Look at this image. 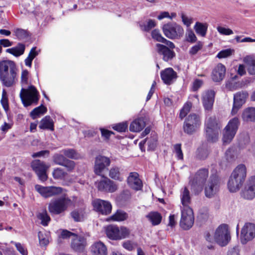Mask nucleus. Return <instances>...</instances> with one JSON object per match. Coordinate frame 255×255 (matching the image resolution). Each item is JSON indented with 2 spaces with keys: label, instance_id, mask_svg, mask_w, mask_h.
<instances>
[{
  "label": "nucleus",
  "instance_id": "nucleus-1",
  "mask_svg": "<svg viewBox=\"0 0 255 255\" xmlns=\"http://www.w3.org/2000/svg\"><path fill=\"white\" fill-rule=\"evenodd\" d=\"M16 67L15 63L10 60L0 62V80L7 87L12 86L15 81Z\"/></svg>",
  "mask_w": 255,
  "mask_h": 255
},
{
  "label": "nucleus",
  "instance_id": "nucleus-2",
  "mask_svg": "<svg viewBox=\"0 0 255 255\" xmlns=\"http://www.w3.org/2000/svg\"><path fill=\"white\" fill-rule=\"evenodd\" d=\"M247 175L246 166L239 165L233 171L228 182V187L231 192L239 191L245 181Z\"/></svg>",
  "mask_w": 255,
  "mask_h": 255
},
{
  "label": "nucleus",
  "instance_id": "nucleus-3",
  "mask_svg": "<svg viewBox=\"0 0 255 255\" xmlns=\"http://www.w3.org/2000/svg\"><path fill=\"white\" fill-rule=\"evenodd\" d=\"M71 203V200L63 195L51 201L48 205V210L52 214L59 215L64 212Z\"/></svg>",
  "mask_w": 255,
  "mask_h": 255
},
{
  "label": "nucleus",
  "instance_id": "nucleus-4",
  "mask_svg": "<svg viewBox=\"0 0 255 255\" xmlns=\"http://www.w3.org/2000/svg\"><path fill=\"white\" fill-rule=\"evenodd\" d=\"M19 96L24 107L37 105L39 99V92L32 85L27 89L22 88Z\"/></svg>",
  "mask_w": 255,
  "mask_h": 255
},
{
  "label": "nucleus",
  "instance_id": "nucleus-5",
  "mask_svg": "<svg viewBox=\"0 0 255 255\" xmlns=\"http://www.w3.org/2000/svg\"><path fill=\"white\" fill-rule=\"evenodd\" d=\"M206 138L211 142H215L218 139L221 129L220 124L217 123L215 117H211L207 119L205 123Z\"/></svg>",
  "mask_w": 255,
  "mask_h": 255
},
{
  "label": "nucleus",
  "instance_id": "nucleus-6",
  "mask_svg": "<svg viewBox=\"0 0 255 255\" xmlns=\"http://www.w3.org/2000/svg\"><path fill=\"white\" fill-rule=\"evenodd\" d=\"M240 122L238 118L235 117L231 119L223 131L222 141L224 145L229 144L234 138Z\"/></svg>",
  "mask_w": 255,
  "mask_h": 255
},
{
  "label": "nucleus",
  "instance_id": "nucleus-7",
  "mask_svg": "<svg viewBox=\"0 0 255 255\" xmlns=\"http://www.w3.org/2000/svg\"><path fill=\"white\" fill-rule=\"evenodd\" d=\"M208 174L209 171L207 169L202 168L196 173L194 177H190L189 185L195 194H197L202 190L203 185L208 177Z\"/></svg>",
  "mask_w": 255,
  "mask_h": 255
},
{
  "label": "nucleus",
  "instance_id": "nucleus-8",
  "mask_svg": "<svg viewBox=\"0 0 255 255\" xmlns=\"http://www.w3.org/2000/svg\"><path fill=\"white\" fill-rule=\"evenodd\" d=\"M201 124L200 116L194 113L190 114L185 119L183 130L185 133L192 135L198 130Z\"/></svg>",
  "mask_w": 255,
  "mask_h": 255
},
{
  "label": "nucleus",
  "instance_id": "nucleus-9",
  "mask_svg": "<svg viewBox=\"0 0 255 255\" xmlns=\"http://www.w3.org/2000/svg\"><path fill=\"white\" fill-rule=\"evenodd\" d=\"M231 235L227 224L220 225L214 233V241L221 247L227 246L231 240Z\"/></svg>",
  "mask_w": 255,
  "mask_h": 255
},
{
  "label": "nucleus",
  "instance_id": "nucleus-10",
  "mask_svg": "<svg viewBox=\"0 0 255 255\" xmlns=\"http://www.w3.org/2000/svg\"><path fill=\"white\" fill-rule=\"evenodd\" d=\"M164 35L169 39H180L184 34V29L176 22H169L162 27Z\"/></svg>",
  "mask_w": 255,
  "mask_h": 255
},
{
  "label": "nucleus",
  "instance_id": "nucleus-11",
  "mask_svg": "<svg viewBox=\"0 0 255 255\" xmlns=\"http://www.w3.org/2000/svg\"><path fill=\"white\" fill-rule=\"evenodd\" d=\"M106 233L109 239L118 240L127 238L129 234V231L126 227L119 228L117 226L112 225L106 228Z\"/></svg>",
  "mask_w": 255,
  "mask_h": 255
},
{
  "label": "nucleus",
  "instance_id": "nucleus-12",
  "mask_svg": "<svg viewBox=\"0 0 255 255\" xmlns=\"http://www.w3.org/2000/svg\"><path fill=\"white\" fill-rule=\"evenodd\" d=\"M101 176L102 179L95 182V185L99 191L106 193H114L118 190V185L115 182L104 175Z\"/></svg>",
  "mask_w": 255,
  "mask_h": 255
},
{
  "label": "nucleus",
  "instance_id": "nucleus-13",
  "mask_svg": "<svg viewBox=\"0 0 255 255\" xmlns=\"http://www.w3.org/2000/svg\"><path fill=\"white\" fill-rule=\"evenodd\" d=\"M194 222V216L192 209L190 207L181 208L180 227L184 230H188L191 228Z\"/></svg>",
  "mask_w": 255,
  "mask_h": 255
},
{
  "label": "nucleus",
  "instance_id": "nucleus-14",
  "mask_svg": "<svg viewBox=\"0 0 255 255\" xmlns=\"http://www.w3.org/2000/svg\"><path fill=\"white\" fill-rule=\"evenodd\" d=\"M110 158L99 155L97 156L95 160L94 171L95 174L98 176H103V172L108 169L111 164Z\"/></svg>",
  "mask_w": 255,
  "mask_h": 255
},
{
  "label": "nucleus",
  "instance_id": "nucleus-15",
  "mask_svg": "<svg viewBox=\"0 0 255 255\" xmlns=\"http://www.w3.org/2000/svg\"><path fill=\"white\" fill-rule=\"evenodd\" d=\"M174 48H171L166 44L157 43L155 45V51L165 62H169L175 57L176 54L173 51Z\"/></svg>",
  "mask_w": 255,
  "mask_h": 255
},
{
  "label": "nucleus",
  "instance_id": "nucleus-16",
  "mask_svg": "<svg viewBox=\"0 0 255 255\" xmlns=\"http://www.w3.org/2000/svg\"><path fill=\"white\" fill-rule=\"evenodd\" d=\"M220 185L218 176L216 174L211 175L205 188V196L208 198L213 197L218 192Z\"/></svg>",
  "mask_w": 255,
  "mask_h": 255
},
{
  "label": "nucleus",
  "instance_id": "nucleus-17",
  "mask_svg": "<svg viewBox=\"0 0 255 255\" xmlns=\"http://www.w3.org/2000/svg\"><path fill=\"white\" fill-rule=\"evenodd\" d=\"M31 166L40 180L43 182L47 180L46 171L49 166L43 161L37 159L34 160L31 162Z\"/></svg>",
  "mask_w": 255,
  "mask_h": 255
},
{
  "label": "nucleus",
  "instance_id": "nucleus-18",
  "mask_svg": "<svg viewBox=\"0 0 255 255\" xmlns=\"http://www.w3.org/2000/svg\"><path fill=\"white\" fill-rule=\"evenodd\" d=\"M255 237V225L251 223H246L241 230V240L243 244L252 240Z\"/></svg>",
  "mask_w": 255,
  "mask_h": 255
},
{
  "label": "nucleus",
  "instance_id": "nucleus-19",
  "mask_svg": "<svg viewBox=\"0 0 255 255\" xmlns=\"http://www.w3.org/2000/svg\"><path fill=\"white\" fill-rule=\"evenodd\" d=\"M241 196L248 200H252L255 197V176L251 177L247 181Z\"/></svg>",
  "mask_w": 255,
  "mask_h": 255
},
{
  "label": "nucleus",
  "instance_id": "nucleus-20",
  "mask_svg": "<svg viewBox=\"0 0 255 255\" xmlns=\"http://www.w3.org/2000/svg\"><path fill=\"white\" fill-rule=\"evenodd\" d=\"M35 190L43 197L48 198L62 193L63 189L55 186L44 187L40 185L35 186Z\"/></svg>",
  "mask_w": 255,
  "mask_h": 255
},
{
  "label": "nucleus",
  "instance_id": "nucleus-21",
  "mask_svg": "<svg viewBox=\"0 0 255 255\" xmlns=\"http://www.w3.org/2000/svg\"><path fill=\"white\" fill-rule=\"evenodd\" d=\"M93 205L94 209L102 215H107L111 212L112 205L108 201L96 199L93 201Z\"/></svg>",
  "mask_w": 255,
  "mask_h": 255
},
{
  "label": "nucleus",
  "instance_id": "nucleus-22",
  "mask_svg": "<svg viewBox=\"0 0 255 255\" xmlns=\"http://www.w3.org/2000/svg\"><path fill=\"white\" fill-rule=\"evenodd\" d=\"M248 95L247 92L243 91L237 92L234 95L233 106L231 112L233 115L237 114L238 110L245 103Z\"/></svg>",
  "mask_w": 255,
  "mask_h": 255
},
{
  "label": "nucleus",
  "instance_id": "nucleus-23",
  "mask_svg": "<svg viewBox=\"0 0 255 255\" xmlns=\"http://www.w3.org/2000/svg\"><path fill=\"white\" fill-rule=\"evenodd\" d=\"M160 77L163 83L170 85L177 79V73L172 68H167L160 72Z\"/></svg>",
  "mask_w": 255,
  "mask_h": 255
},
{
  "label": "nucleus",
  "instance_id": "nucleus-24",
  "mask_svg": "<svg viewBox=\"0 0 255 255\" xmlns=\"http://www.w3.org/2000/svg\"><path fill=\"white\" fill-rule=\"evenodd\" d=\"M215 96V93L213 90H208L203 93L202 101L205 110L210 111L212 109Z\"/></svg>",
  "mask_w": 255,
  "mask_h": 255
},
{
  "label": "nucleus",
  "instance_id": "nucleus-25",
  "mask_svg": "<svg viewBox=\"0 0 255 255\" xmlns=\"http://www.w3.org/2000/svg\"><path fill=\"white\" fill-rule=\"evenodd\" d=\"M129 186L132 189L138 191L142 187L141 180L139 178V175L137 172H130L127 179Z\"/></svg>",
  "mask_w": 255,
  "mask_h": 255
},
{
  "label": "nucleus",
  "instance_id": "nucleus-26",
  "mask_svg": "<svg viewBox=\"0 0 255 255\" xmlns=\"http://www.w3.org/2000/svg\"><path fill=\"white\" fill-rule=\"evenodd\" d=\"M86 239L83 236L76 235L71 242V248L76 252H82L86 246Z\"/></svg>",
  "mask_w": 255,
  "mask_h": 255
},
{
  "label": "nucleus",
  "instance_id": "nucleus-27",
  "mask_svg": "<svg viewBox=\"0 0 255 255\" xmlns=\"http://www.w3.org/2000/svg\"><path fill=\"white\" fill-rule=\"evenodd\" d=\"M225 66L221 63H219L213 70L212 78L214 82H219L223 80L225 76Z\"/></svg>",
  "mask_w": 255,
  "mask_h": 255
},
{
  "label": "nucleus",
  "instance_id": "nucleus-28",
  "mask_svg": "<svg viewBox=\"0 0 255 255\" xmlns=\"http://www.w3.org/2000/svg\"><path fill=\"white\" fill-rule=\"evenodd\" d=\"M92 255H107V248L101 241L95 242L90 247Z\"/></svg>",
  "mask_w": 255,
  "mask_h": 255
},
{
  "label": "nucleus",
  "instance_id": "nucleus-29",
  "mask_svg": "<svg viewBox=\"0 0 255 255\" xmlns=\"http://www.w3.org/2000/svg\"><path fill=\"white\" fill-rule=\"evenodd\" d=\"M145 127V122L142 118H137L132 121L129 126V130L132 132H139Z\"/></svg>",
  "mask_w": 255,
  "mask_h": 255
},
{
  "label": "nucleus",
  "instance_id": "nucleus-30",
  "mask_svg": "<svg viewBox=\"0 0 255 255\" xmlns=\"http://www.w3.org/2000/svg\"><path fill=\"white\" fill-rule=\"evenodd\" d=\"M145 217L153 226L160 224L162 218L161 214L157 211L150 212Z\"/></svg>",
  "mask_w": 255,
  "mask_h": 255
},
{
  "label": "nucleus",
  "instance_id": "nucleus-31",
  "mask_svg": "<svg viewBox=\"0 0 255 255\" xmlns=\"http://www.w3.org/2000/svg\"><path fill=\"white\" fill-rule=\"evenodd\" d=\"M180 199L182 208L190 207L189 204L191 202V196L189 190L186 187H184L180 191Z\"/></svg>",
  "mask_w": 255,
  "mask_h": 255
},
{
  "label": "nucleus",
  "instance_id": "nucleus-32",
  "mask_svg": "<svg viewBox=\"0 0 255 255\" xmlns=\"http://www.w3.org/2000/svg\"><path fill=\"white\" fill-rule=\"evenodd\" d=\"M151 36L153 39L157 41L162 42L167 46H169L171 48H175L174 44L164 38L160 34L159 31L157 29H154L152 31Z\"/></svg>",
  "mask_w": 255,
  "mask_h": 255
},
{
  "label": "nucleus",
  "instance_id": "nucleus-33",
  "mask_svg": "<svg viewBox=\"0 0 255 255\" xmlns=\"http://www.w3.org/2000/svg\"><path fill=\"white\" fill-rule=\"evenodd\" d=\"M109 176L111 178L119 181H122L124 179L121 168L116 165L111 167L109 172Z\"/></svg>",
  "mask_w": 255,
  "mask_h": 255
},
{
  "label": "nucleus",
  "instance_id": "nucleus-34",
  "mask_svg": "<svg viewBox=\"0 0 255 255\" xmlns=\"http://www.w3.org/2000/svg\"><path fill=\"white\" fill-rule=\"evenodd\" d=\"M25 49V45L22 43H18L16 46L7 49L6 52L10 53L15 57H19L24 53Z\"/></svg>",
  "mask_w": 255,
  "mask_h": 255
},
{
  "label": "nucleus",
  "instance_id": "nucleus-35",
  "mask_svg": "<svg viewBox=\"0 0 255 255\" xmlns=\"http://www.w3.org/2000/svg\"><path fill=\"white\" fill-rule=\"evenodd\" d=\"M39 128L42 129L54 130V124L52 119L49 116H46L40 121Z\"/></svg>",
  "mask_w": 255,
  "mask_h": 255
},
{
  "label": "nucleus",
  "instance_id": "nucleus-36",
  "mask_svg": "<svg viewBox=\"0 0 255 255\" xmlns=\"http://www.w3.org/2000/svg\"><path fill=\"white\" fill-rule=\"evenodd\" d=\"M242 118L245 122H255V108L245 109L243 113Z\"/></svg>",
  "mask_w": 255,
  "mask_h": 255
},
{
  "label": "nucleus",
  "instance_id": "nucleus-37",
  "mask_svg": "<svg viewBox=\"0 0 255 255\" xmlns=\"http://www.w3.org/2000/svg\"><path fill=\"white\" fill-rule=\"evenodd\" d=\"M194 29L197 34L204 37L206 35L208 24L206 23L196 22L194 26Z\"/></svg>",
  "mask_w": 255,
  "mask_h": 255
},
{
  "label": "nucleus",
  "instance_id": "nucleus-38",
  "mask_svg": "<svg viewBox=\"0 0 255 255\" xmlns=\"http://www.w3.org/2000/svg\"><path fill=\"white\" fill-rule=\"evenodd\" d=\"M47 112V108L43 105L34 108L30 113L31 118L34 120L41 115H44Z\"/></svg>",
  "mask_w": 255,
  "mask_h": 255
},
{
  "label": "nucleus",
  "instance_id": "nucleus-39",
  "mask_svg": "<svg viewBox=\"0 0 255 255\" xmlns=\"http://www.w3.org/2000/svg\"><path fill=\"white\" fill-rule=\"evenodd\" d=\"M0 104L4 112L8 116L10 113L8 96L6 91L4 89L2 90V96L0 100Z\"/></svg>",
  "mask_w": 255,
  "mask_h": 255
},
{
  "label": "nucleus",
  "instance_id": "nucleus-40",
  "mask_svg": "<svg viewBox=\"0 0 255 255\" xmlns=\"http://www.w3.org/2000/svg\"><path fill=\"white\" fill-rule=\"evenodd\" d=\"M37 218L41 220V224L43 226H47L51 220L50 217L45 209L38 213L37 215Z\"/></svg>",
  "mask_w": 255,
  "mask_h": 255
},
{
  "label": "nucleus",
  "instance_id": "nucleus-41",
  "mask_svg": "<svg viewBox=\"0 0 255 255\" xmlns=\"http://www.w3.org/2000/svg\"><path fill=\"white\" fill-rule=\"evenodd\" d=\"M65 156L74 159H78L80 158V154L74 149H65L61 151Z\"/></svg>",
  "mask_w": 255,
  "mask_h": 255
},
{
  "label": "nucleus",
  "instance_id": "nucleus-42",
  "mask_svg": "<svg viewBox=\"0 0 255 255\" xmlns=\"http://www.w3.org/2000/svg\"><path fill=\"white\" fill-rule=\"evenodd\" d=\"M127 218L128 214L122 210H118L111 217V219L115 221H123L126 220Z\"/></svg>",
  "mask_w": 255,
  "mask_h": 255
},
{
  "label": "nucleus",
  "instance_id": "nucleus-43",
  "mask_svg": "<svg viewBox=\"0 0 255 255\" xmlns=\"http://www.w3.org/2000/svg\"><path fill=\"white\" fill-rule=\"evenodd\" d=\"M208 150L203 147H199L196 151V157L201 160L205 159L208 156Z\"/></svg>",
  "mask_w": 255,
  "mask_h": 255
},
{
  "label": "nucleus",
  "instance_id": "nucleus-44",
  "mask_svg": "<svg viewBox=\"0 0 255 255\" xmlns=\"http://www.w3.org/2000/svg\"><path fill=\"white\" fill-rule=\"evenodd\" d=\"M185 38L187 41L192 43L195 42L197 40L193 31L190 28L186 30Z\"/></svg>",
  "mask_w": 255,
  "mask_h": 255
},
{
  "label": "nucleus",
  "instance_id": "nucleus-45",
  "mask_svg": "<svg viewBox=\"0 0 255 255\" xmlns=\"http://www.w3.org/2000/svg\"><path fill=\"white\" fill-rule=\"evenodd\" d=\"M67 158L65 157L64 155L61 154H55L53 156L54 162L58 165L62 166Z\"/></svg>",
  "mask_w": 255,
  "mask_h": 255
},
{
  "label": "nucleus",
  "instance_id": "nucleus-46",
  "mask_svg": "<svg viewBox=\"0 0 255 255\" xmlns=\"http://www.w3.org/2000/svg\"><path fill=\"white\" fill-rule=\"evenodd\" d=\"M191 107L190 103H187L183 106L181 109L179 114V118L182 120L183 119L189 112Z\"/></svg>",
  "mask_w": 255,
  "mask_h": 255
},
{
  "label": "nucleus",
  "instance_id": "nucleus-47",
  "mask_svg": "<svg viewBox=\"0 0 255 255\" xmlns=\"http://www.w3.org/2000/svg\"><path fill=\"white\" fill-rule=\"evenodd\" d=\"M52 174L55 179H61L65 177L66 173L62 169L57 168L54 170Z\"/></svg>",
  "mask_w": 255,
  "mask_h": 255
},
{
  "label": "nucleus",
  "instance_id": "nucleus-48",
  "mask_svg": "<svg viewBox=\"0 0 255 255\" xmlns=\"http://www.w3.org/2000/svg\"><path fill=\"white\" fill-rule=\"evenodd\" d=\"M14 32L15 36L19 40H23L28 37L27 31L22 29L17 28L15 30Z\"/></svg>",
  "mask_w": 255,
  "mask_h": 255
},
{
  "label": "nucleus",
  "instance_id": "nucleus-49",
  "mask_svg": "<svg viewBox=\"0 0 255 255\" xmlns=\"http://www.w3.org/2000/svg\"><path fill=\"white\" fill-rule=\"evenodd\" d=\"M174 152L177 159L182 160L183 159V154L181 149V144L180 143L175 144L174 145Z\"/></svg>",
  "mask_w": 255,
  "mask_h": 255
},
{
  "label": "nucleus",
  "instance_id": "nucleus-50",
  "mask_svg": "<svg viewBox=\"0 0 255 255\" xmlns=\"http://www.w3.org/2000/svg\"><path fill=\"white\" fill-rule=\"evenodd\" d=\"M155 22L154 20L149 19L147 24H140V27L142 30L145 31H149L152 28L155 26Z\"/></svg>",
  "mask_w": 255,
  "mask_h": 255
},
{
  "label": "nucleus",
  "instance_id": "nucleus-51",
  "mask_svg": "<svg viewBox=\"0 0 255 255\" xmlns=\"http://www.w3.org/2000/svg\"><path fill=\"white\" fill-rule=\"evenodd\" d=\"M128 124L127 122L120 123L115 125L113 128L120 132H125L128 128Z\"/></svg>",
  "mask_w": 255,
  "mask_h": 255
},
{
  "label": "nucleus",
  "instance_id": "nucleus-52",
  "mask_svg": "<svg viewBox=\"0 0 255 255\" xmlns=\"http://www.w3.org/2000/svg\"><path fill=\"white\" fill-rule=\"evenodd\" d=\"M227 160L230 162L234 160L235 155V148L234 147H229L225 153Z\"/></svg>",
  "mask_w": 255,
  "mask_h": 255
},
{
  "label": "nucleus",
  "instance_id": "nucleus-53",
  "mask_svg": "<svg viewBox=\"0 0 255 255\" xmlns=\"http://www.w3.org/2000/svg\"><path fill=\"white\" fill-rule=\"evenodd\" d=\"M203 47V44L201 42L199 41L197 44L193 46L189 50V53L191 56L195 55Z\"/></svg>",
  "mask_w": 255,
  "mask_h": 255
},
{
  "label": "nucleus",
  "instance_id": "nucleus-54",
  "mask_svg": "<svg viewBox=\"0 0 255 255\" xmlns=\"http://www.w3.org/2000/svg\"><path fill=\"white\" fill-rule=\"evenodd\" d=\"M148 148L147 150H154L156 147L157 139L156 137H151L147 139Z\"/></svg>",
  "mask_w": 255,
  "mask_h": 255
},
{
  "label": "nucleus",
  "instance_id": "nucleus-55",
  "mask_svg": "<svg viewBox=\"0 0 255 255\" xmlns=\"http://www.w3.org/2000/svg\"><path fill=\"white\" fill-rule=\"evenodd\" d=\"M233 52V50H232L231 49H227L223 50L220 51L218 53V54L217 55V57H218L220 59L226 58V57L231 55Z\"/></svg>",
  "mask_w": 255,
  "mask_h": 255
},
{
  "label": "nucleus",
  "instance_id": "nucleus-56",
  "mask_svg": "<svg viewBox=\"0 0 255 255\" xmlns=\"http://www.w3.org/2000/svg\"><path fill=\"white\" fill-rule=\"evenodd\" d=\"M217 29L222 35H229L233 34V30L230 28H227L222 26H218Z\"/></svg>",
  "mask_w": 255,
  "mask_h": 255
},
{
  "label": "nucleus",
  "instance_id": "nucleus-57",
  "mask_svg": "<svg viewBox=\"0 0 255 255\" xmlns=\"http://www.w3.org/2000/svg\"><path fill=\"white\" fill-rule=\"evenodd\" d=\"M11 243L15 245V247L17 250L22 255H27V251L24 248V246L22 245L19 243H15L13 241H11Z\"/></svg>",
  "mask_w": 255,
  "mask_h": 255
},
{
  "label": "nucleus",
  "instance_id": "nucleus-58",
  "mask_svg": "<svg viewBox=\"0 0 255 255\" xmlns=\"http://www.w3.org/2000/svg\"><path fill=\"white\" fill-rule=\"evenodd\" d=\"M62 166L65 167L67 171H71L74 169L75 163L74 161L67 159Z\"/></svg>",
  "mask_w": 255,
  "mask_h": 255
},
{
  "label": "nucleus",
  "instance_id": "nucleus-59",
  "mask_svg": "<svg viewBox=\"0 0 255 255\" xmlns=\"http://www.w3.org/2000/svg\"><path fill=\"white\" fill-rule=\"evenodd\" d=\"M248 71L250 75H255V59L251 60L248 63Z\"/></svg>",
  "mask_w": 255,
  "mask_h": 255
},
{
  "label": "nucleus",
  "instance_id": "nucleus-60",
  "mask_svg": "<svg viewBox=\"0 0 255 255\" xmlns=\"http://www.w3.org/2000/svg\"><path fill=\"white\" fill-rule=\"evenodd\" d=\"M39 238V244L41 246H46L49 243V240L48 239L44 237V235L41 232H39L38 234Z\"/></svg>",
  "mask_w": 255,
  "mask_h": 255
},
{
  "label": "nucleus",
  "instance_id": "nucleus-61",
  "mask_svg": "<svg viewBox=\"0 0 255 255\" xmlns=\"http://www.w3.org/2000/svg\"><path fill=\"white\" fill-rule=\"evenodd\" d=\"M29 72L27 70H23L21 75V82L22 85L28 84Z\"/></svg>",
  "mask_w": 255,
  "mask_h": 255
},
{
  "label": "nucleus",
  "instance_id": "nucleus-62",
  "mask_svg": "<svg viewBox=\"0 0 255 255\" xmlns=\"http://www.w3.org/2000/svg\"><path fill=\"white\" fill-rule=\"evenodd\" d=\"M203 81L200 79H196L193 83L192 89L193 91H196L198 90L202 85Z\"/></svg>",
  "mask_w": 255,
  "mask_h": 255
},
{
  "label": "nucleus",
  "instance_id": "nucleus-63",
  "mask_svg": "<svg viewBox=\"0 0 255 255\" xmlns=\"http://www.w3.org/2000/svg\"><path fill=\"white\" fill-rule=\"evenodd\" d=\"M49 151L48 150H41L39 152L33 153L32 155V157L35 158L37 157L44 156L45 155H49Z\"/></svg>",
  "mask_w": 255,
  "mask_h": 255
},
{
  "label": "nucleus",
  "instance_id": "nucleus-64",
  "mask_svg": "<svg viewBox=\"0 0 255 255\" xmlns=\"http://www.w3.org/2000/svg\"><path fill=\"white\" fill-rule=\"evenodd\" d=\"M40 51V50H37L36 47H33L31 49L28 56L34 59V58L39 54Z\"/></svg>",
  "mask_w": 255,
  "mask_h": 255
}]
</instances>
